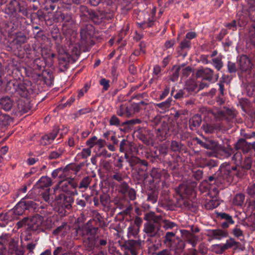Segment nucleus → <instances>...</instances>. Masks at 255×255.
Returning a JSON list of instances; mask_svg holds the SVG:
<instances>
[{"mask_svg":"<svg viewBox=\"0 0 255 255\" xmlns=\"http://www.w3.org/2000/svg\"><path fill=\"white\" fill-rule=\"evenodd\" d=\"M232 159L236 164L235 166H231L229 164L221 165L218 170L213 175L209 176L205 181L218 187L220 185L223 187H227L233 183L236 178L242 177L252 167V158L246 157L243 160L242 154L239 152H236Z\"/></svg>","mask_w":255,"mask_h":255,"instance_id":"obj_1","label":"nucleus"},{"mask_svg":"<svg viewBox=\"0 0 255 255\" xmlns=\"http://www.w3.org/2000/svg\"><path fill=\"white\" fill-rule=\"evenodd\" d=\"M83 243L86 251L91 252L96 248L100 251V254L105 255L107 254V249L110 247L111 240L108 234L106 235L98 234L88 237Z\"/></svg>","mask_w":255,"mask_h":255,"instance_id":"obj_2","label":"nucleus"},{"mask_svg":"<svg viewBox=\"0 0 255 255\" xmlns=\"http://www.w3.org/2000/svg\"><path fill=\"white\" fill-rule=\"evenodd\" d=\"M193 190L186 184H181L176 188V208L191 210L193 208L190 196L192 194Z\"/></svg>","mask_w":255,"mask_h":255,"instance_id":"obj_3","label":"nucleus"},{"mask_svg":"<svg viewBox=\"0 0 255 255\" xmlns=\"http://www.w3.org/2000/svg\"><path fill=\"white\" fill-rule=\"evenodd\" d=\"M85 224L90 229L91 235H96L99 233V228H103L107 226L103 217L98 212H94L93 219Z\"/></svg>","mask_w":255,"mask_h":255,"instance_id":"obj_4","label":"nucleus"},{"mask_svg":"<svg viewBox=\"0 0 255 255\" xmlns=\"http://www.w3.org/2000/svg\"><path fill=\"white\" fill-rule=\"evenodd\" d=\"M139 112V105L129 102L121 104L117 110V114L120 117L130 118Z\"/></svg>","mask_w":255,"mask_h":255,"instance_id":"obj_5","label":"nucleus"},{"mask_svg":"<svg viewBox=\"0 0 255 255\" xmlns=\"http://www.w3.org/2000/svg\"><path fill=\"white\" fill-rule=\"evenodd\" d=\"M197 77H201L204 79L210 82H215L219 78V73H215L214 70L209 68H199L196 73Z\"/></svg>","mask_w":255,"mask_h":255,"instance_id":"obj_6","label":"nucleus"},{"mask_svg":"<svg viewBox=\"0 0 255 255\" xmlns=\"http://www.w3.org/2000/svg\"><path fill=\"white\" fill-rule=\"evenodd\" d=\"M238 76L241 78L242 74L244 72H249L251 71L253 66L251 60L246 55H242L238 60Z\"/></svg>","mask_w":255,"mask_h":255,"instance_id":"obj_7","label":"nucleus"},{"mask_svg":"<svg viewBox=\"0 0 255 255\" xmlns=\"http://www.w3.org/2000/svg\"><path fill=\"white\" fill-rule=\"evenodd\" d=\"M199 92L197 84L194 81H189L186 83V87L182 90H180L176 93V99L187 97L188 94H192Z\"/></svg>","mask_w":255,"mask_h":255,"instance_id":"obj_8","label":"nucleus"},{"mask_svg":"<svg viewBox=\"0 0 255 255\" xmlns=\"http://www.w3.org/2000/svg\"><path fill=\"white\" fill-rule=\"evenodd\" d=\"M27 230L33 232H40L43 230L42 224L43 221L42 216L36 214L31 218H28Z\"/></svg>","mask_w":255,"mask_h":255,"instance_id":"obj_9","label":"nucleus"},{"mask_svg":"<svg viewBox=\"0 0 255 255\" xmlns=\"http://www.w3.org/2000/svg\"><path fill=\"white\" fill-rule=\"evenodd\" d=\"M161 120L162 118L161 116H156L151 121V122L152 126L154 127L157 126L160 123H161V126L156 129V133L158 136L164 137L167 134V132L169 131V128L167 123L164 121L162 122Z\"/></svg>","mask_w":255,"mask_h":255,"instance_id":"obj_10","label":"nucleus"},{"mask_svg":"<svg viewBox=\"0 0 255 255\" xmlns=\"http://www.w3.org/2000/svg\"><path fill=\"white\" fill-rule=\"evenodd\" d=\"M59 188L64 192L70 195H74L72 189H76L78 187L77 183L73 179H67L59 182Z\"/></svg>","mask_w":255,"mask_h":255,"instance_id":"obj_11","label":"nucleus"},{"mask_svg":"<svg viewBox=\"0 0 255 255\" xmlns=\"http://www.w3.org/2000/svg\"><path fill=\"white\" fill-rule=\"evenodd\" d=\"M148 163L147 161L144 160L139 164L135 167L137 177V179L139 181H144L148 177L147 172Z\"/></svg>","mask_w":255,"mask_h":255,"instance_id":"obj_12","label":"nucleus"},{"mask_svg":"<svg viewBox=\"0 0 255 255\" xmlns=\"http://www.w3.org/2000/svg\"><path fill=\"white\" fill-rule=\"evenodd\" d=\"M113 202L117 208H119L120 210L126 208L123 211L119 213V215L123 216L128 215L132 210L131 206L128 204L127 201L124 198L115 199Z\"/></svg>","mask_w":255,"mask_h":255,"instance_id":"obj_13","label":"nucleus"},{"mask_svg":"<svg viewBox=\"0 0 255 255\" xmlns=\"http://www.w3.org/2000/svg\"><path fill=\"white\" fill-rule=\"evenodd\" d=\"M161 225L156 226L151 222H147L144 225V232L149 237H155L159 235Z\"/></svg>","mask_w":255,"mask_h":255,"instance_id":"obj_14","label":"nucleus"},{"mask_svg":"<svg viewBox=\"0 0 255 255\" xmlns=\"http://www.w3.org/2000/svg\"><path fill=\"white\" fill-rule=\"evenodd\" d=\"M95 34L94 27L91 24H86L81 27L80 34L82 40H88L89 38L92 37Z\"/></svg>","mask_w":255,"mask_h":255,"instance_id":"obj_15","label":"nucleus"},{"mask_svg":"<svg viewBox=\"0 0 255 255\" xmlns=\"http://www.w3.org/2000/svg\"><path fill=\"white\" fill-rule=\"evenodd\" d=\"M197 143L202 147L216 151L219 144L214 139L206 138L204 141L197 139Z\"/></svg>","mask_w":255,"mask_h":255,"instance_id":"obj_16","label":"nucleus"},{"mask_svg":"<svg viewBox=\"0 0 255 255\" xmlns=\"http://www.w3.org/2000/svg\"><path fill=\"white\" fill-rule=\"evenodd\" d=\"M240 151H236L235 153L234 149L230 145H228L227 147L219 145L216 152L221 156L223 158H228L231 156L233 153L235 154L236 152ZM241 153V152H240ZM234 155H233L234 156Z\"/></svg>","mask_w":255,"mask_h":255,"instance_id":"obj_17","label":"nucleus"},{"mask_svg":"<svg viewBox=\"0 0 255 255\" xmlns=\"http://www.w3.org/2000/svg\"><path fill=\"white\" fill-rule=\"evenodd\" d=\"M144 219L149 222H151L154 225H161L163 222V217L161 215H156L154 212H149L145 214Z\"/></svg>","mask_w":255,"mask_h":255,"instance_id":"obj_18","label":"nucleus"},{"mask_svg":"<svg viewBox=\"0 0 255 255\" xmlns=\"http://www.w3.org/2000/svg\"><path fill=\"white\" fill-rule=\"evenodd\" d=\"M14 102L13 99L8 96H4L0 98V108L4 111H10Z\"/></svg>","mask_w":255,"mask_h":255,"instance_id":"obj_19","label":"nucleus"},{"mask_svg":"<svg viewBox=\"0 0 255 255\" xmlns=\"http://www.w3.org/2000/svg\"><path fill=\"white\" fill-rule=\"evenodd\" d=\"M15 93L22 97L27 98L32 94L33 91L26 83H21L17 84Z\"/></svg>","mask_w":255,"mask_h":255,"instance_id":"obj_20","label":"nucleus"},{"mask_svg":"<svg viewBox=\"0 0 255 255\" xmlns=\"http://www.w3.org/2000/svg\"><path fill=\"white\" fill-rule=\"evenodd\" d=\"M207 233L208 237L218 240H220L228 236V232L227 231L221 229L208 230Z\"/></svg>","mask_w":255,"mask_h":255,"instance_id":"obj_21","label":"nucleus"},{"mask_svg":"<svg viewBox=\"0 0 255 255\" xmlns=\"http://www.w3.org/2000/svg\"><path fill=\"white\" fill-rule=\"evenodd\" d=\"M217 217L219 219L225 220L223 222H220L221 227L224 229L228 228L230 225H233L235 223L232 217L227 213H217Z\"/></svg>","mask_w":255,"mask_h":255,"instance_id":"obj_22","label":"nucleus"},{"mask_svg":"<svg viewBox=\"0 0 255 255\" xmlns=\"http://www.w3.org/2000/svg\"><path fill=\"white\" fill-rule=\"evenodd\" d=\"M179 232L184 240H186L193 247L196 246L198 241V237L184 230H180Z\"/></svg>","mask_w":255,"mask_h":255,"instance_id":"obj_23","label":"nucleus"},{"mask_svg":"<svg viewBox=\"0 0 255 255\" xmlns=\"http://www.w3.org/2000/svg\"><path fill=\"white\" fill-rule=\"evenodd\" d=\"M239 27H244L249 22V17L247 11H239L236 16Z\"/></svg>","mask_w":255,"mask_h":255,"instance_id":"obj_24","label":"nucleus"},{"mask_svg":"<svg viewBox=\"0 0 255 255\" xmlns=\"http://www.w3.org/2000/svg\"><path fill=\"white\" fill-rule=\"evenodd\" d=\"M17 108L18 112L22 115L30 111L32 107L30 102L28 99H26L19 100L17 103Z\"/></svg>","mask_w":255,"mask_h":255,"instance_id":"obj_25","label":"nucleus"},{"mask_svg":"<svg viewBox=\"0 0 255 255\" xmlns=\"http://www.w3.org/2000/svg\"><path fill=\"white\" fill-rule=\"evenodd\" d=\"M147 201L152 203L157 202L158 196V190L156 186L152 185L148 186L147 187Z\"/></svg>","mask_w":255,"mask_h":255,"instance_id":"obj_26","label":"nucleus"},{"mask_svg":"<svg viewBox=\"0 0 255 255\" xmlns=\"http://www.w3.org/2000/svg\"><path fill=\"white\" fill-rule=\"evenodd\" d=\"M219 115L222 119L230 121L235 117V112L231 109L224 107V108L218 112Z\"/></svg>","mask_w":255,"mask_h":255,"instance_id":"obj_27","label":"nucleus"},{"mask_svg":"<svg viewBox=\"0 0 255 255\" xmlns=\"http://www.w3.org/2000/svg\"><path fill=\"white\" fill-rule=\"evenodd\" d=\"M251 144L244 138L240 139L235 144V148L238 150L241 149L244 152H248L251 148Z\"/></svg>","mask_w":255,"mask_h":255,"instance_id":"obj_28","label":"nucleus"},{"mask_svg":"<svg viewBox=\"0 0 255 255\" xmlns=\"http://www.w3.org/2000/svg\"><path fill=\"white\" fill-rule=\"evenodd\" d=\"M126 249L129 251L131 255H137V251L139 247V243L137 241L129 240L126 244Z\"/></svg>","mask_w":255,"mask_h":255,"instance_id":"obj_29","label":"nucleus"},{"mask_svg":"<svg viewBox=\"0 0 255 255\" xmlns=\"http://www.w3.org/2000/svg\"><path fill=\"white\" fill-rule=\"evenodd\" d=\"M38 77L42 76L44 82L48 86H50L54 80L53 73L49 70H45L43 71L41 75L38 74Z\"/></svg>","mask_w":255,"mask_h":255,"instance_id":"obj_30","label":"nucleus"},{"mask_svg":"<svg viewBox=\"0 0 255 255\" xmlns=\"http://www.w3.org/2000/svg\"><path fill=\"white\" fill-rule=\"evenodd\" d=\"M90 229L86 226V224H84L75 229V236L77 238L80 237H84L85 236L90 237L91 232H90Z\"/></svg>","mask_w":255,"mask_h":255,"instance_id":"obj_31","label":"nucleus"},{"mask_svg":"<svg viewBox=\"0 0 255 255\" xmlns=\"http://www.w3.org/2000/svg\"><path fill=\"white\" fill-rule=\"evenodd\" d=\"M39 245L37 240H35L28 243L25 246L26 251H27V255H33L39 252Z\"/></svg>","mask_w":255,"mask_h":255,"instance_id":"obj_32","label":"nucleus"},{"mask_svg":"<svg viewBox=\"0 0 255 255\" xmlns=\"http://www.w3.org/2000/svg\"><path fill=\"white\" fill-rule=\"evenodd\" d=\"M55 193V204L59 205L60 203L62 202V200H66L67 202L73 203L74 201L73 198L70 196H66L63 193H59L58 190H54V191Z\"/></svg>","mask_w":255,"mask_h":255,"instance_id":"obj_33","label":"nucleus"},{"mask_svg":"<svg viewBox=\"0 0 255 255\" xmlns=\"http://www.w3.org/2000/svg\"><path fill=\"white\" fill-rule=\"evenodd\" d=\"M202 118L199 115L193 116L189 121L190 128L192 130H196L200 126Z\"/></svg>","mask_w":255,"mask_h":255,"instance_id":"obj_34","label":"nucleus"},{"mask_svg":"<svg viewBox=\"0 0 255 255\" xmlns=\"http://www.w3.org/2000/svg\"><path fill=\"white\" fill-rule=\"evenodd\" d=\"M132 143L127 139H123L120 144V151L127 153L132 151Z\"/></svg>","mask_w":255,"mask_h":255,"instance_id":"obj_35","label":"nucleus"},{"mask_svg":"<svg viewBox=\"0 0 255 255\" xmlns=\"http://www.w3.org/2000/svg\"><path fill=\"white\" fill-rule=\"evenodd\" d=\"M202 129L206 133H212L219 128V126L215 123H203L202 126Z\"/></svg>","mask_w":255,"mask_h":255,"instance_id":"obj_36","label":"nucleus"},{"mask_svg":"<svg viewBox=\"0 0 255 255\" xmlns=\"http://www.w3.org/2000/svg\"><path fill=\"white\" fill-rule=\"evenodd\" d=\"M191 68L189 66L181 69V66H179L176 68V78L178 77L179 74H181L182 79L186 78L191 74Z\"/></svg>","mask_w":255,"mask_h":255,"instance_id":"obj_37","label":"nucleus"},{"mask_svg":"<svg viewBox=\"0 0 255 255\" xmlns=\"http://www.w3.org/2000/svg\"><path fill=\"white\" fill-rule=\"evenodd\" d=\"M16 6L14 9V16H16L18 13H21L22 15L28 17V11L27 8L23 4L16 0Z\"/></svg>","mask_w":255,"mask_h":255,"instance_id":"obj_38","label":"nucleus"},{"mask_svg":"<svg viewBox=\"0 0 255 255\" xmlns=\"http://www.w3.org/2000/svg\"><path fill=\"white\" fill-rule=\"evenodd\" d=\"M88 18L92 20L95 24H99L103 21L102 15L94 10H92Z\"/></svg>","mask_w":255,"mask_h":255,"instance_id":"obj_39","label":"nucleus"},{"mask_svg":"<svg viewBox=\"0 0 255 255\" xmlns=\"http://www.w3.org/2000/svg\"><path fill=\"white\" fill-rule=\"evenodd\" d=\"M248 41L255 48V23H252L249 30Z\"/></svg>","mask_w":255,"mask_h":255,"instance_id":"obj_40","label":"nucleus"},{"mask_svg":"<svg viewBox=\"0 0 255 255\" xmlns=\"http://www.w3.org/2000/svg\"><path fill=\"white\" fill-rule=\"evenodd\" d=\"M28 38L26 35L23 32L19 31L15 33V38L13 39V42L15 44L21 45L27 42Z\"/></svg>","mask_w":255,"mask_h":255,"instance_id":"obj_41","label":"nucleus"},{"mask_svg":"<svg viewBox=\"0 0 255 255\" xmlns=\"http://www.w3.org/2000/svg\"><path fill=\"white\" fill-rule=\"evenodd\" d=\"M52 180L47 176L42 177L37 182V185L39 188L48 187L52 185Z\"/></svg>","mask_w":255,"mask_h":255,"instance_id":"obj_42","label":"nucleus"},{"mask_svg":"<svg viewBox=\"0 0 255 255\" xmlns=\"http://www.w3.org/2000/svg\"><path fill=\"white\" fill-rule=\"evenodd\" d=\"M210 64L213 65L217 71H220L224 66L223 62L222 61V56H219L213 58L211 60Z\"/></svg>","mask_w":255,"mask_h":255,"instance_id":"obj_43","label":"nucleus"},{"mask_svg":"<svg viewBox=\"0 0 255 255\" xmlns=\"http://www.w3.org/2000/svg\"><path fill=\"white\" fill-rule=\"evenodd\" d=\"M92 178V177L90 176L84 177L81 180L79 185H78V188L83 191L86 190L91 182Z\"/></svg>","mask_w":255,"mask_h":255,"instance_id":"obj_44","label":"nucleus"},{"mask_svg":"<svg viewBox=\"0 0 255 255\" xmlns=\"http://www.w3.org/2000/svg\"><path fill=\"white\" fill-rule=\"evenodd\" d=\"M7 243L8 240L6 236L0 237V255H4L6 253Z\"/></svg>","mask_w":255,"mask_h":255,"instance_id":"obj_45","label":"nucleus"},{"mask_svg":"<svg viewBox=\"0 0 255 255\" xmlns=\"http://www.w3.org/2000/svg\"><path fill=\"white\" fill-rule=\"evenodd\" d=\"M17 82L14 81H9L7 82L5 91L11 94H14L16 91Z\"/></svg>","mask_w":255,"mask_h":255,"instance_id":"obj_46","label":"nucleus"},{"mask_svg":"<svg viewBox=\"0 0 255 255\" xmlns=\"http://www.w3.org/2000/svg\"><path fill=\"white\" fill-rule=\"evenodd\" d=\"M175 237V233L171 232H168L165 234L163 243L166 244L167 246L171 247L172 244L174 242Z\"/></svg>","mask_w":255,"mask_h":255,"instance_id":"obj_47","label":"nucleus"},{"mask_svg":"<svg viewBox=\"0 0 255 255\" xmlns=\"http://www.w3.org/2000/svg\"><path fill=\"white\" fill-rule=\"evenodd\" d=\"M163 172H165V169L154 167L152 169L150 175L152 178L159 181L162 177Z\"/></svg>","mask_w":255,"mask_h":255,"instance_id":"obj_48","label":"nucleus"},{"mask_svg":"<svg viewBox=\"0 0 255 255\" xmlns=\"http://www.w3.org/2000/svg\"><path fill=\"white\" fill-rule=\"evenodd\" d=\"M25 210V207L24 206L23 202L21 201L13 209V213L16 215H21L23 214Z\"/></svg>","mask_w":255,"mask_h":255,"instance_id":"obj_49","label":"nucleus"},{"mask_svg":"<svg viewBox=\"0 0 255 255\" xmlns=\"http://www.w3.org/2000/svg\"><path fill=\"white\" fill-rule=\"evenodd\" d=\"M16 0H11L6 5L5 12L8 14L14 16L15 7L16 6Z\"/></svg>","mask_w":255,"mask_h":255,"instance_id":"obj_50","label":"nucleus"},{"mask_svg":"<svg viewBox=\"0 0 255 255\" xmlns=\"http://www.w3.org/2000/svg\"><path fill=\"white\" fill-rule=\"evenodd\" d=\"M11 122V118L8 115L2 113L0 117V126L5 127L6 126L9 125Z\"/></svg>","mask_w":255,"mask_h":255,"instance_id":"obj_51","label":"nucleus"},{"mask_svg":"<svg viewBox=\"0 0 255 255\" xmlns=\"http://www.w3.org/2000/svg\"><path fill=\"white\" fill-rule=\"evenodd\" d=\"M79 12L81 17L88 18L92 9H89L87 6L81 5L79 6Z\"/></svg>","mask_w":255,"mask_h":255,"instance_id":"obj_52","label":"nucleus"},{"mask_svg":"<svg viewBox=\"0 0 255 255\" xmlns=\"http://www.w3.org/2000/svg\"><path fill=\"white\" fill-rule=\"evenodd\" d=\"M239 244L240 243L236 242L234 239L230 238L229 240H227L225 244H223L224 248L225 249V251L234 246L237 248Z\"/></svg>","mask_w":255,"mask_h":255,"instance_id":"obj_53","label":"nucleus"},{"mask_svg":"<svg viewBox=\"0 0 255 255\" xmlns=\"http://www.w3.org/2000/svg\"><path fill=\"white\" fill-rule=\"evenodd\" d=\"M113 173V175L111 176L112 178L118 182H121L125 178V175L117 169L115 170Z\"/></svg>","mask_w":255,"mask_h":255,"instance_id":"obj_54","label":"nucleus"},{"mask_svg":"<svg viewBox=\"0 0 255 255\" xmlns=\"http://www.w3.org/2000/svg\"><path fill=\"white\" fill-rule=\"evenodd\" d=\"M245 200V196L242 193L236 194L233 199L235 205L237 206H242Z\"/></svg>","mask_w":255,"mask_h":255,"instance_id":"obj_55","label":"nucleus"},{"mask_svg":"<svg viewBox=\"0 0 255 255\" xmlns=\"http://www.w3.org/2000/svg\"><path fill=\"white\" fill-rule=\"evenodd\" d=\"M70 57V55L67 52H64V53L60 54L58 57L59 61H62L67 63H72V59Z\"/></svg>","mask_w":255,"mask_h":255,"instance_id":"obj_56","label":"nucleus"},{"mask_svg":"<svg viewBox=\"0 0 255 255\" xmlns=\"http://www.w3.org/2000/svg\"><path fill=\"white\" fill-rule=\"evenodd\" d=\"M67 227V223H63L62 225L58 227L53 231V234L57 235L60 233L62 234L65 233L66 232V228Z\"/></svg>","mask_w":255,"mask_h":255,"instance_id":"obj_57","label":"nucleus"},{"mask_svg":"<svg viewBox=\"0 0 255 255\" xmlns=\"http://www.w3.org/2000/svg\"><path fill=\"white\" fill-rule=\"evenodd\" d=\"M143 160H144L140 159L139 157L132 156L128 159V162L129 163L130 166L136 167L138 164H139L140 162H142Z\"/></svg>","mask_w":255,"mask_h":255,"instance_id":"obj_58","label":"nucleus"},{"mask_svg":"<svg viewBox=\"0 0 255 255\" xmlns=\"http://www.w3.org/2000/svg\"><path fill=\"white\" fill-rule=\"evenodd\" d=\"M25 206L26 210L35 209L37 207L36 203L31 200L21 201Z\"/></svg>","mask_w":255,"mask_h":255,"instance_id":"obj_59","label":"nucleus"},{"mask_svg":"<svg viewBox=\"0 0 255 255\" xmlns=\"http://www.w3.org/2000/svg\"><path fill=\"white\" fill-rule=\"evenodd\" d=\"M58 129L57 128H54L52 132H51L49 135H45L43 136V139L49 141L50 140H53L55 139L56 136L58 133Z\"/></svg>","mask_w":255,"mask_h":255,"instance_id":"obj_60","label":"nucleus"},{"mask_svg":"<svg viewBox=\"0 0 255 255\" xmlns=\"http://www.w3.org/2000/svg\"><path fill=\"white\" fill-rule=\"evenodd\" d=\"M87 201V198L83 197L82 199L78 198L76 200V203L79 209L83 210L86 206Z\"/></svg>","mask_w":255,"mask_h":255,"instance_id":"obj_61","label":"nucleus"},{"mask_svg":"<svg viewBox=\"0 0 255 255\" xmlns=\"http://www.w3.org/2000/svg\"><path fill=\"white\" fill-rule=\"evenodd\" d=\"M213 251L217 254H222L225 249L224 248L223 244H216L213 246Z\"/></svg>","mask_w":255,"mask_h":255,"instance_id":"obj_62","label":"nucleus"},{"mask_svg":"<svg viewBox=\"0 0 255 255\" xmlns=\"http://www.w3.org/2000/svg\"><path fill=\"white\" fill-rule=\"evenodd\" d=\"M130 189L128 184L126 182H123L119 186V192L125 195Z\"/></svg>","mask_w":255,"mask_h":255,"instance_id":"obj_63","label":"nucleus"},{"mask_svg":"<svg viewBox=\"0 0 255 255\" xmlns=\"http://www.w3.org/2000/svg\"><path fill=\"white\" fill-rule=\"evenodd\" d=\"M247 193L251 197H255V183H250L246 189Z\"/></svg>","mask_w":255,"mask_h":255,"instance_id":"obj_64","label":"nucleus"}]
</instances>
